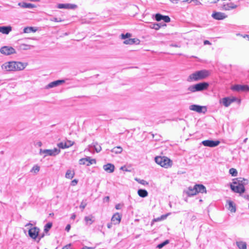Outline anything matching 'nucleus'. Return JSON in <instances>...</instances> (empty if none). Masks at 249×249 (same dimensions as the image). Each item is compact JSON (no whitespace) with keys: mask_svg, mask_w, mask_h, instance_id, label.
Listing matches in <instances>:
<instances>
[{"mask_svg":"<svg viewBox=\"0 0 249 249\" xmlns=\"http://www.w3.org/2000/svg\"><path fill=\"white\" fill-rule=\"evenodd\" d=\"M138 194L141 197H145L148 196V193L145 189H140L138 190Z\"/></svg>","mask_w":249,"mask_h":249,"instance_id":"nucleus-28","label":"nucleus"},{"mask_svg":"<svg viewBox=\"0 0 249 249\" xmlns=\"http://www.w3.org/2000/svg\"><path fill=\"white\" fill-rule=\"evenodd\" d=\"M167 217V215H162L160 217L161 218V220H163L165 219Z\"/></svg>","mask_w":249,"mask_h":249,"instance_id":"nucleus-60","label":"nucleus"},{"mask_svg":"<svg viewBox=\"0 0 249 249\" xmlns=\"http://www.w3.org/2000/svg\"><path fill=\"white\" fill-rule=\"evenodd\" d=\"M230 188L231 190L234 193L242 194L245 191V188L242 185L239 183L234 184L233 183L231 184Z\"/></svg>","mask_w":249,"mask_h":249,"instance_id":"nucleus-5","label":"nucleus"},{"mask_svg":"<svg viewBox=\"0 0 249 249\" xmlns=\"http://www.w3.org/2000/svg\"><path fill=\"white\" fill-rule=\"evenodd\" d=\"M32 46L30 45H27L25 44H22L20 45L19 48L20 50H27L31 49Z\"/></svg>","mask_w":249,"mask_h":249,"instance_id":"nucleus-36","label":"nucleus"},{"mask_svg":"<svg viewBox=\"0 0 249 249\" xmlns=\"http://www.w3.org/2000/svg\"><path fill=\"white\" fill-rule=\"evenodd\" d=\"M149 27L151 29H154L156 30H159L160 28V26L159 24L157 23H151L149 25Z\"/></svg>","mask_w":249,"mask_h":249,"instance_id":"nucleus-35","label":"nucleus"},{"mask_svg":"<svg viewBox=\"0 0 249 249\" xmlns=\"http://www.w3.org/2000/svg\"><path fill=\"white\" fill-rule=\"evenodd\" d=\"M39 231L40 230L38 227H34L29 230L28 234L31 238L35 240L37 238Z\"/></svg>","mask_w":249,"mask_h":249,"instance_id":"nucleus-10","label":"nucleus"},{"mask_svg":"<svg viewBox=\"0 0 249 249\" xmlns=\"http://www.w3.org/2000/svg\"><path fill=\"white\" fill-rule=\"evenodd\" d=\"M196 219V215H193L191 218V220L192 221L195 220Z\"/></svg>","mask_w":249,"mask_h":249,"instance_id":"nucleus-58","label":"nucleus"},{"mask_svg":"<svg viewBox=\"0 0 249 249\" xmlns=\"http://www.w3.org/2000/svg\"><path fill=\"white\" fill-rule=\"evenodd\" d=\"M172 2L178 3V0H170Z\"/></svg>","mask_w":249,"mask_h":249,"instance_id":"nucleus-63","label":"nucleus"},{"mask_svg":"<svg viewBox=\"0 0 249 249\" xmlns=\"http://www.w3.org/2000/svg\"><path fill=\"white\" fill-rule=\"evenodd\" d=\"M229 173L233 177H236L238 174L236 169L233 168L230 169Z\"/></svg>","mask_w":249,"mask_h":249,"instance_id":"nucleus-39","label":"nucleus"},{"mask_svg":"<svg viewBox=\"0 0 249 249\" xmlns=\"http://www.w3.org/2000/svg\"><path fill=\"white\" fill-rule=\"evenodd\" d=\"M104 201H109V197L108 196H105L104 198Z\"/></svg>","mask_w":249,"mask_h":249,"instance_id":"nucleus-56","label":"nucleus"},{"mask_svg":"<svg viewBox=\"0 0 249 249\" xmlns=\"http://www.w3.org/2000/svg\"><path fill=\"white\" fill-rule=\"evenodd\" d=\"M169 243V241L168 240H166L163 242L158 244L157 246V248L158 249H161L165 245H167Z\"/></svg>","mask_w":249,"mask_h":249,"instance_id":"nucleus-38","label":"nucleus"},{"mask_svg":"<svg viewBox=\"0 0 249 249\" xmlns=\"http://www.w3.org/2000/svg\"><path fill=\"white\" fill-rule=\"evenodd\" d=\"M197 189L195 188V186L192 187H188V189L185 191L188 196H192L196 195L197 194Z\"/></svg>","mask_w":249,"mask_h":249,"instance_id":"nucleus-18","label":"nucleus"},{"mask_svg":"<svg viewBox=\"0 0 249 249\" xmlns=\"http://www.w3.org/2000/svg\"><path fill=\"white\" fill-rule=\"evenodd\" d=\"M103 169L108 173H112L114 171L115 166L111 163H107L103 166Z\"/></svg>","mask_w":249,"mask_h":249,"instance_id":"nucleus-21","label":"nucleus"},{"mask_svg":"<svg viewBox=\"0 0 249 249\" xmlns=\"http://www.w3.org/2000/svg\"><path fill=\"white\" fill-rule=\"evenodd\" d=\"M123 151V148L121 146H116L111 150V152L115 154H120Z\"/></svg>","mask_w":249,"mask_h":249,"instance_id":"nucleus-32","label":"nucleus"},{"mask_svg":"<svg viewBox=\"0 0 249 249\" xmlns=\"http://www.w3.org/2000/svg\"><path fill=\"white\" fill-rule=\"evenodd\" d=\"M155 162L161 167L168 168L171 165V160L166 157H156L155 158Z\"/></svg>","mask_w":249,"mask_h":249,"instance_id":"nucleus-3","label":"nucleus"},{"mask_svg":"<svg viewBox=\"0 0 249 249\" xmlns=\"http://www.w3.org/2000/svg\"><path fill=\"white\" fill-rule=\"evenodd\" d=\"M121 170H122L123 171H129V170H127L126 166H122L120 168Z\"/></svg>","mask_w":249,"mask_h":249,"instance_id":"nucleus-53","label":"nucleus"},{"mask_svg":"<svg viewBox=\"0 0 249 249\" xmlns=\"http://www.w3.org/2000/svg\"><path fill=\"white\" fill-rule=\"evenodd\" d=\"M86 205L87 203L86 202H84V201H82L80 205V208L82 209V210H83L85 209Z\"/></svg>","mask_w":249,"mask_h":249,"instance_id":"nucleus-48","label":"nucleus"},{"mask_svg":"<svg viewBox=\"0 0 249 249\" xmlns=\"http://www.w3.org/2000/svg\"><path fill=\"white\" fill-rule=\"evenodd\" d=\"M96 160L91 159L90 157H87L85 158H82L79 160V163L80 165H86L89 166L91 164H95Z\"/></svg>","mask_w":249,"mask_h":249,"instance_id":"nucleus-6","label":"nucleus"},{"mask_svg":"<svg viewBox=\"0 0 249 249\" xmlns=\"http://www.w3.org/2000/svg\"><path fill=\"white\" fill-rule=\"evenodd\" d=\"M94 148L96 152L99 153L102 150V148L100 145L98 144L97 142H93L92 143Z\"/></svg>","mask_w":249,"mask_h":249,"instance_id":"nucleus-34","label":"nucleus"},{"mask_svg":"<svg viewBox=\"0 0 249 249\" xmlns=\"http://www.w3.org/2000/svg\"><path fill=\"white\" fill-rule=\"evenodd\" d=\"M115 208H116L117 210L121 209V204H118L116 205V206H115Z\"/></svg>","mask_w":249,"mask_h":249,"instance_id":"nucleus-54","label":"nucleus"},{"mask_svg":"<svg viewBox=\"0 0 249 249\" xmlns=\"http://www.w3.org/2000/svg\"><path fill=\"white\" fill-rule=\"evenodd\" d=\"M232 89L235 91H249V87L247 85H235L232 88Z\"/></svg>","mask_w":249,"mask_h":249,"instance_id":"nucleus-13","label":"nucleus"},{"mask_svg":"<svg viewBox=\"0 0 249 249\" xmlns=\"http://www.w3.org/2000/svg\"><path fill=\"white\" fill-rule=\"evenodd\" d=\"M209 86V84L207 82H200L189 86L187 89V90L189 91V92L192 93L197 91H202L207 89L208 88Z\"/></svg>","mask_w":249,"mask_h":249,"instance_id":"nucleus-2","label":"nucleus"},{"mask_svg":"<svg viewBox=\"0 0 249 249\" xmlns=\"http://www.w3.org/2000/svg\"><path fill=\"white\" fill-rule=\"evenodd\" d=\"M57 7L59 9H73L77 7V5L69 3H60L57 5Z\"/></svg>","mask_w":249,"mask_h":249,"instance_id":"nucleus-15","label":"nucleus"},{"mask_svg":"<svg viewBox=\"0 0 249 249\" xmlns=\"http://www.w3.org/2000/svg\"><path fill=\"white\" fill-rule=\"evenodd\" d=\"M50 20L52 21L57 22H61L63 21V20H62L60 18H55V17H53V18H50Z\"/></svg>","mask_w":249,"mask_h":249,"instance_id":"nucleus-47","label":"nucleus"},{"mask_svg":"<svg viewBox=\"0 0 249 249\" xmlns=\"http://www.w3.org/2000/svg\"><path fill=\"white\" fill-rule=\"evenodd\" d=\"M162 20H163L165 22L168 23L171 20L170 17L168 16H164L162 15Z\"/></svg>","mask_w":249,"mask_h":249,"instance_id":"nucleus-44","label":"nucleus"},{"mask_svg":"<svg viewBox=\"0 0 249 249\" xmlns=\"http://www.w3.org/2000/svg\"><path fill=\"white\" fill-rule=\"evenodd\" d=\"M209 75L210 72L206 70L196 71L188 76L187 81L192 82L201 80L208 77Z\"/></svg>","mask_w":249,"mask_h":249,"instance_id":"nucleus-1","label":"nucleus"},{"mask_svg":"<svg viewBox=\"0 0 249 249\" xmlns=\"http://www.w3.org/2000/svg\"><path fill=\"white\" fill-rule=\"evenodd\" d=\"M78 181L76 179H74L71 181V185L73 186H75L77 184Z\"/></svg>","mask_w":249,"mask_h":249,"instance_id":"nucleus-51","label":"nucleus"},{"mask_svg":"<svg viewBox=\"0 0 249 249\" xmlns=\"http://www.w3.org/2000/svg\"><path fill=\"white\" fill-rule=\"evenodd\" d=\"M135 180L137 181L139 183L143 185H147L148 184V183L145 180L143 179H140L137 178H136Z\"/></svg>","mask_w":249,"mask_h":249,"instance_id":"nucleus-40","label":"nucleus"},{"mask_svg":"<svg viewBox=\"0 0 249 249\" xmlns=\"http://www.w3.org/2000/svg\"><path fill=\"white\" fill-rule=\"evenodd\" d=\"M237 5L232 2H230L226 4H223L222 8L223 10H230L237 8Z\"/></svg>","mask_w":249,"mask_h":249,"instance_id":"nucleus-19","label":"nucleus"},{"mask_svg":"<svg viewBox=\"0 0 249 249\" xmlns=\"http://www.w3.org/2000/svg\"><path fill=\"white\" fill-rule=\"evenodd\" d=\"M131 36V34L127 33L125 34H121V38L123 39H127L129 38Z\"/></svg>","mask_w":249,"mask_h":249,"instance_id":"nucleus-43","label":"nucleus"},{"mask_svg":"<svg viewBox=\"0 0 249 249\" xmlns=\"http://www.w3.org/2000/svg\"><path fill=\"white\" fill-rule=\"evenodd\" d=\"M37 145L38 146L40 147V146H41V145H42V142H37Z\"/></svg>","mask_w":249,"mask_h":249,"instance_id":"nucleus-64","label":"nucleus"},{"mask_svg":"<svg viewBox=\"0 0 249 249\" xmlns=\"http://www.w3.org/2000/svg\"><path fill=\"white\" fill-rule=\"evenodd\" d=\"M60 152V150L57 148H54L53 149H40L39 151V154H44V157H45L47 156H55L59 154Z\"/></svg>","mask_w":249,"mask_h":249,"instance_id":"nucleus-4","label":"nucleus"},{"mask_svg":"<svg viewBox=\"0 0 249 249\" xmlns=\"http://www.w3.org/2000/svg\"><path fill=\"white\" fill-rule=\"evenodd\" d=\"M212 17L214 19L217 20H222L225 18L227 17V16H226L225 14L223 13L214 12L212 14Z\"/></svg>","mask_w":249,"mask_h":249,"instance_id":"nucleus-17","label":"nucleus"},{"mask_svg":"<svg viewBox=\"0 0 249 249\" xmlns=\"http://www.w3.org/2000/svg\"><path fill=\"white\" fill-rule=\"evenodd\" d=\"M160 220H161L160 217H158V218H155L153 220V221H155V222L159 221Z\"/></svg>","mask_w":249,"mask_h":249,"instance_id":"nucleus-62","label":"nucleus"},{"mask_svg":"<svg viewBox=\"0 0 249 249\" xmlns=\"http://www.w3.org/2000/svg\"><path fill=\"white\" fill-rule=\"evenodd\" d=\"M18 5L24 8L32 9L36 7L35 4L26 2H20L18 3Z\"/></svg>","mask_w":249,"mask_h":249,"instance_id":"nucleus-22","label":"nucleus"},{"mask_svg":"<svg viewBox=\"0 0 249 249\" xmlns=\"http://www.w3.org/2000/svg\"><path fill=\"white\" fill-rule=\"evenodd\" d=\"M122 216L118 213H115L111 218V222L113 224L116 225L120 223Z\"/></svg>","mask_w":249,"mask_h":249,"instance_id":"nucleus-16","label":"nucleus"},{"mask_svg":"<svg viewBox=\"0 0 249 249\" xmlns=\"http://www.w3.org/2000/svg\"><path fill=\"white\" fill-rule=\"evenodd\" d=\"M189 109L191 110L195 111L198 113H205L207 111V109L205 107L197 105H192L190 106Z\"/></svg>","mask_w":249,"mask_h":249,"instance_id":"nucleus-8","label":"nucleus"},{"mask_svg":"<svg viewBox=\"0 0 249 249\" xmlns=\"http://www.w3.org/2000/svg\"><path fill=\"white\" fill-rule=\"evenodd\" d=\"M15 65L14 61L6 62L2 65V68L6 71H16Z\"/></svg>","mask_w":249,"mask_h":249,"instance_id":"nucleus-12","label":"nucleus"},{"mask_svg":"<svg viewBox=\"0 0 249 249\" xmlns=\"http://www.w3.org/2000/svg\"><path fill=\"white\" fill-rule=\"evenodd\" d=\"M71 229V225L70 224H68L66 228H65V230L67 231H69Z\"/></svg>","mask_w":249,"mask_h":249,"instance_id":"nucleus-52","label":"nucleus"},{"mask_svg":"<svg viewBox=\"0 0 249 249\" xmlns=\"http://www.w3.org/2000/svg\"><path fill=\"white\" fill-rule=\"evenodd\" d=\"M171 47H178V45L176 44H171L170 45Z\"/></svg>","mask_w":249,"mask_h":249,"instance_id":"nucleus-61","label":"nucleus"},{"mask_svg":"<svg viewBox=\"0 0 249 249\" xmlns=\"http://www.w3.org/2000/svg\"><path fill=\"white\" fill-rule=\"evenodd\" d=\"M57 145L59 147V148L65 149L68 148V146H67L66 144L65 143H63V142H61L57 143Z\"/></svg>","mask_w":249,"mask_h":249,"instance_id":"nucleus-42","label":"nucleus"},{"mask_svg":"<svg viewBox=\"0 0 249 249\" xmlns=\"http://www.w3.org/2000/svg\"><path fill=\"white\" fill-rule=\"evenodd\" d=\"M93 216L92 215L85 216L84 218V220L86 222L87 224L91 225L93 222V220H92Z\"/></svg>","mask_w":249,"mask_h":249,"instance_id":"nucleus-33","label":"nucleus"},{"mask_svg":"<svg viewBox=\"0 0 249 249\" xmlns=\"http://www.w3.org/2000/svg\"><path fill=\"white\" fill-rule=\"evenodd\" d=\"M195 188H196V189H197V194L198 193H206V188L202 184H196L195 185Z\"/></svg>","mask_w":249,"mask_h":249,"instance_id":"nucleus-24","label":"nucleus"},{"mask_svg":"<svg viewBox=\"0 0 249 249\" xmlns=\"http://www.w3.org/2000/svg\"><path fill=\"white\" fill-rule=\"evenodd\" d=\"M12 31V27L10 26H0V32L3 34L7 35Z\"/></svg>","mask_w":249,"mask_h":249,"instance_id":"nucleus-23","label":"nucleus"},{"mask_svg":"<svg viewBox=\"0 0 249 249\" xmlns=\"http://www.w3.org/2000/svg\"><path fill=\"white\" fill-rule=\"evenodd\" d=\"M139 40L136 38H128L127 39H125L124 41V43L125 44H129V45H132L133 44H138L139 43Z\"/></svg>","mask_w":249,"mask_h":249,"instance_id":"nucleus-26","label":"nucleus"},{"mask_svg":"<svg viewBox=\"0 0 249 249\" xmlns=\"http://www.w3.org/2000/svg\"><path fill=\"white\" fill-rule=\"evenodd\" d=\"M74 176V172L71 170H68L66 172L65 177L67 178L71 179Z\"/></svg>","mask_w":249,"mask_h":249,"instance_id":"nucleus-30","label":"nucleus"},{"mask_svg":"<svg viewBox=\"0 0 249 249\" xmlns=\"http://www.w3.org/2000/svg\"><path fill=\"white\" fill-rule=\"evenodd\" d=\"M112 224H113V223H112V222L111 223H109L107 224V227L108 228V229H110L112 227Z\"/></svg>","mask_w":249,"mask_h":249,"instance_id":"nucleus-55","label":"nucleus"},{"mask_svg":"<svg viewBox=\"0 0 249 249\" xmlns=\"http://www.w3.org/2000/svg\"><path fill=\"white\" fill-rule=\"evenodd\" d=\"M155 20L157 21H160L162 20V15L160 13H157L155 15Z\"/></svg>","mask_w":249,"mask_h":249,"instance_id":"nucleus-41","label":"nucleus"},{"mask_svg":"<svg viewBox=\"0 0 249 249\" xmlns=\"http://www.w3.org/2000/svg\"><path fill=\"white\" fill-rule=\"evenodd\" d=\"M0 52L4 55H9L16 53L14 48L9 46H3L0 49Z\"/></svg>","mask_w":249,"mask_h":249,"instance_id":"nucleus-7","label":"nucleus"},{"mask_svg":"<svg viewBox=\"0 0 249 249\" xmlns=\"http://www.w3.org/2000/svg\"><path fill=\"white\" fill-rule=\"evenodd\" d=\"M237 100L236 97H224L220 101V103H222L225 107H228L230 105Z\"/></svg>","mask_w":249,"mask_h":249,"instance_id":"nucleus-11","label":"nucleus"},{"mask_svg":"<svg viewBox=\"0 0 249 249\" xmlns=\"http://www.w3.org/2000/svg\"><path fill=\"white\" fill-rule=\"evenodd\" d=\"M227 203L228 204V209L229 210L231 213H235L236 211V207L233 202L231 200H228Z\"/></svg>","mask_w":249,"mask_h":249,"instance_id":"nucleus-25","label":"nucleus"},{"mask_svg":"<svg viewBox=\"0 0 249 249\" xmlns=\"http://www.w3.org/2000/svg\"><path fill=\"white\" fill-rule=\"evenodd\" d=\"M44 235H45L44 233H42V234H39L38 233V236H37V238H38V241H37V242H38L40 240V239H41V238H43V237H44Z\"/></svg>","mask_w":249,"mask_h":249,"instance_id":"nucleus-50","label":"nucleus"},{"mask_svg":"<svg viewBox=\"0 0 249 249\" xmlns=\"http://www.w3.org/2000/svg\"><path fill=\"white\" fill-rule=\"evenodd\" d=\"M36 31V29H35L34 27H27L24 28L23 30V32L24 33H30L31 32H35Z\"/></svg>","mask_w":249,"mask_h":249,"instance_id":"nucleus-31","label":"nucleus"},{"mask_svg":"<svg viewBox=\"0 0 249 249\" xmlns=\"http://www.w3.org/2000/svg\"><path fill=\"white\" fill-rule=\"evenodd\" d=\"M65 82V80L63 79L57 80L50 83L46 86L47 89L52 88L58 86Z\"/></svg>","mask_w":249,"mask_h":249,"instance_id":"nucleus-14","label":"nucleus"},{"mask_svg":"<svg viewBox=\"0 0 249 249\" xmlns=\"http://www.w3.org/2000/svg\"><path fill=\"white\" fill-rule=\"evenodd\" d=\"M65 143L66 144V145L67 146H68V148L70 147V146L73 145L74 143V142H72V141H70V140H67L65 142Z\"/></svg>","mask_w":249,"mask_h":249,"instance_id":"nucleus-46","label":"nucleus"},{"mask_svg":"<svg viewBox=\"0 0 249 249\" xmlns=\"http://www.w3.org/2000/svg\"><path fill=\"white\" fill-rule=\"evenodd\" d=\"M236 245L239 249H247V244L245 242L237 241Z\"/></svg>","mask_w":249,"mask_h":249,"instance_id":"nucleus-29","label":"nucleus"},{"mask_svg":"<svg viewBox=\"0 0 249 249\" xmlns=\"http://www.w3.org/2000/svg\"><path fill=\"white\" fill-rule=\"evenodd\" d=\"M220 142V141L218 140L213 141L207 140L202 141L201 143L205 146L214 147L218 145Z\"/></svg>","mask_w":249,"mask_h":249,"instance_id":"nucleus-9","label":"nucleus"},{"mask_svg":"<svg viewBox=\"0 0 249 249\" xmlns=\"http://www.w3.org/2000/svg\"><path fill=\"white\" fill-rule=\"evenodd\" d=\"M39 169H40V168L38 166L35 165L31 169V172H34L35 173H37V172H39Z\"/></svg>","mask_w":249,"mask_h":249,"instance_id":"nucleus-45","label":"nucleus"},{"mask_svg":"<svg viewBox=\"0 0 249 249\" xmlns=\"http://www.w3.org/2000/svg\"><path fill=\"white\" fill-rule=\"evenodd\" d=\"M81 249H93V248L92 247H88L87 246H84Z\"/></svg>","mask_w":249,"mask_h":249,"instance_id":"nucleus-59","label":"nucleus"},{"mask_svg":"<svg viewBox=\"0 0 249 249\" xmlns=\"http://www.w3.org/2000/svg\"><path fill=\"white\" fill-rule=\"evenodd\" d=\"M14 64H15V66L16 71L22 70L25 67V66L24 65V64L21 62H15L14 61Z\"/></svg>","mask_w":249,"mask_h":249,"instance_id":"nucleus-27","label":"nucleus"},{"mask_svg":"<svg viewBox=\"0 0 249 249\" xmlns=\"http://www.w3.org/2000/svg\"><path fill=\"white\" fill-rule=\"evenodd\" d=\"M233 183L234 184L239 183L245 187V185H247L248 183V180L246 179L243 178H236L233 179Z\"/></svg>","mask_w":249,"mask_h":249,"instance_id":"nucleus-20","label":"nucleus"},{"mask_svg":"<svg viewBox=\"0 0 249 249\" xmlns=\"http://www.w3.org/2000/svg\"><path fill=\"white\" fill-rule=\"evenodd\" d=\"M193 0H184L182 1V2H187L188 3H190L191 2H193Z\"/></svg>","mask_w":249,"mask_h":249,"instance_id":"nucleus-57","label":"nucleus"},{"mask_svg":"<svg viewBox=\"0 0 249 249\" xmlns=\"http://www.w3.org/2000/svg\"><path fill=\"white\" fill-rule=\"evenodd\" d=\"M193 2H194V5H198L201 4V3L198 0H193Z\"/></svg>","mask_w":249,"mask_h":249,"instance_id":"nucleus-49","label":"nucleus"},{"mask_svg":"<svg viewBox=\"0 0 249 249\" xmlns=\"http://www.w3.org/2000/svg\"><path fill=\"white\" fill-rule=\"evenodd\" d=\"M53 224L51 222L47 223L44 226V231L47 232L52 227Z\"/></svg>","mask_w":249,"mask_h":249,"instance_id":"nucleus-37","label":"nucleus"}]
</instances>
